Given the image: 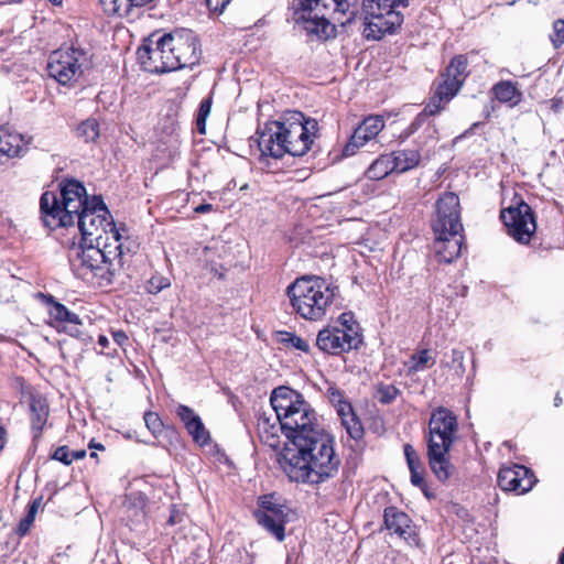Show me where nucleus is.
Segmentation results:
<instances>
[{
    "label": "nucleus",
    "mask_w": 564,
    "mask_h": 564,
    "mask_svg": "<svg viewBox=\"0 0 564 564\" xmlns=\"http://www.w3.org/2000/svg\"><path fill=\"white\" fill-rule=\"evenodd\" d=\"M41 219L50 229L72 227L75 224L82 235L79 247L99 245L102 232H111L116 242L122 239L124 225L117 227L107 218V206L100 196L89 199L83 183L77 180H64L58 184V193L44 192L40 199Z\"/></svg>",
    "instance_id": "f257e3e1"
},
{
    "label": "nucleus",
    "mask_w": 564,
    "mask_h": 564,
    "mask_svg": "<svg viewBox=\"0 0 564 564\" xmlns=\"http://www.w3.org/2000/svg\"><path fill=\"white\" fill-rule=\"evenodd\" d=\"M293 448H284L278 463L290 480L319 485L334 478L340 458L334 448V438L323 427L307 436H299Z\"/></svg>",
    "instance_id": "f03ea898"
},
{
    "label": "nucleus",
    "mask_w": 564,
    "mask_h": 564,
    "mask_svg": "<svg viewBox=\"0 0 564 564\" xmlns=\"http://www.w3.org/2000/svg\"><path fill=\"white\" fill-rule=\"evenodd\" d=\"M137 54L147 72L162 74L197 66L203 52L198 35L189 29H180L160 36L151 34Z\"/></svg>",
    "instance_id": "7ed1b4c3"
},
{
    "label": "nucleus",
    "mask_w": 564,
    "mask_h": 564,
    "mask_svg": "<svg viewBox=\"0 0 564 564\" xmlns=\"http://www.w3.org/2000/svg\"><path fill=\"white\" fill-rule=\"evenodd\" d=\"M318 131V121L314 118H306L300 111H293L281 120L267 122L258 132L260 162L269 158L279 160L285 154L305 155L312 150Z\"/></svg>",
    "instance_id": "20e7f679"
},
{
    "label": "nucleus",
    "mask_w": 564,
    "mask_h": 564,
    "mask_svg": "<svg viewBox=\"0 0 564 564\" xmlns=\"http://www.w3.org/2000/svg\"><path fill=\"white\" fill-rule=\"evenodd\" d=\"M358 4L359 0H293V18L310 40L324 42L335 35L330 20L341 25L351 23Z\"/></svg>",
    "instance_id": "39448f33"
},
{
    "label": "nucleus",
    "mask_w": 564,
    "mask_h": 564,
    "mask_svg": "<svg viewBox=\"0 0 564 564\" xmlns=\"http://www.w3.org/2000/svg\"><path fill=\"white\" fill-rule=\"evenodd\" d=\"M270 403L282 424L283 433L292 444L297 442L299 436H307L321 429L314 409L300 392L291 388H275Z\"/></svg>",
    "instance_id": "423d86ee"
},
{
    "label": "nucleus",
    "mask_w": 564,
    "mask_h": 564,
    "mask_svg": "<svg viewBox=\"0 0 564 564\" xmlns=\"http://www.w3.org/2000/svg\"><path fill=\"white\" fill-rule=\"evenodd\" d=\"M458 430L456 415L444 406L436 408L429 421L427 459L436 478L447 480L455 471L449 460V451Z\"/></svg>",
    "instance_id": "0eeeda50"
},
{
    "label": "nucleus",
    "mask_w": 564,
    "mask_h": 564,
    "mask_svg": "<svg viewBox=\"0 0 564 564\" xmlns=\"http://www.w3.org/2000/svg\"><path fill=\"white\" fill-rule=\"evenodd\" d=\"M337 291V286L316 275L297 278L286 289L293 310L308 321H319L326 315Z\"/></svg>",
    "instance_id": "6e6552de"
},
{
    "label": "nucleus",
    "mask_w": 564,
    "mask_h": 564,
    "mask_svg": "<svg viewBox=\"0 0 564 564\" xmlns=\"http://www.w3.org/2000/svg\"><path fill=\"white\" fill-rule=\"evenodd\" d=\"M431 228L437 242H452L456 247H464L466 237L462 221V205L456 193L444 192L438 196L434 204Z\"/></svg>",
    "instance_id": "1a4fd4ad"
},
{
    "label": "nucleus",
    "mask_w": 564,
    "mask_h": 564,
    "mask_svg": "<svg viewBox=\"0 0 564 564\" xmlns=\"http://www.w3.org/2000/svg\"><path fill=\"white\" fill-rule=\"evenodd\" d=\"M399 7H408V0H364L366 13L365 36L380 40L384 34H392L403 23Z\"/></svg>",
    "instance_id": "9d476101"
},
{
    "label": "nucleus",
    "mask_w": 564,
    "mask_h": 564,
    "mask_svg": "<svg viewBox=\"0 0 564 564\" xmlns=\"http://www.w3.org/2000/svg\"><path fill=\"white\" fill-rule=\"evenodd\" d=\"M361 344L360 326L350 312L343 313L335 325L324 327L316 336V347L330 355L357 349Z\"/></svg>",
    "instance_id": "9b49d317"
},
{
    "label": "nucleus",
    "mask_w": 564,
    "mask_h": 564,
    "mask_svg": "<svg viewBox=\"0 0 564 564\" xmlns=\"http://www.w3.org/2000/svg\"><path fill=\"white\" fill-rule=\"evenodd\" d=\"M91 58L82 47L62 46L53 51L47 61L50 77L64 86H74L88 68Z\"/></svg>",
    "instance_id": "f8f14e48"
},
{
    "label": "nucleus",
    "mask_w": 564,
    "mask_h": 564,
    "mask_svg": "<svg viewBox=\"0 0 564 564\" xmlns=\"http://www.w3.org/2000/svg\"><path fill=\"white\" fill-rule=\"evenodd\" d=\"M500 218L507 232L519 243L527 245L535 232L536 224L534 213L522 198L509 207L502 208Z\"/></svg>",
    "instance_id": "ddd939ff"
},
{
    "label": "nucleus",
    "mask_w": 564,
    "mask_h": 564,
    "mask_svg": "<svg viewBox=\"0 0 564 564\" xmlns=\"http://www.w3.org/2000/svg\"><path fill=\"white\" fill-rule=\"evenodd\" d=\"M123 249H80L78 258L84 268L88 269L99 284L108 285L112 282L116 271L115 261L122 254Z\"/></svg>",
    "instance_id": "4468645a"
},
{
    "label": "nucleus",
    "mask_w": 564,
    "mask_h": 564,
    "mask_svg": "<svg viewBox=\"0 0 564 564\" xmlns=\"http://www.w3.org/2000/svg\"><path fill=\"white\" fill-rule=\"evenodd\" d=\"M259 506L261 510L254 512L258 523L278 541H283L285 538L284 524L286 521L284 507L275 502L271 495L260 497Z\"/></svg>",
    "instance_id": "2eb2a0df"
},
{
    "label": "nucleus",
    "mask_w": 564,
    "mask_h": 564,
    "mask_svg": "<svg viewBox=\"0 0 564 564\" xmlns=\"http://www.w3.org/2000/svg\"><path fill=\"white\" fill-rule=\"evenodd\" d=\"M468 54L454 55L448 65L438 74L435 86L455 97L470 75Z\"/></svg>",
    "instance_id": "dca6fc26"
},
{
    "label": "nucleus",
    "mask_w": 564,
    "mask_h": 564,
    "mask_svg": "<svg viewBox=\"0 0 564 564\" xmlns=\"http://www.w3.org/2000/svg\"><path fill=\"white\" fill-rule=\"evenodd\" d=\"M535 481L533 473L522 465L502 467L498 474L499 487L505 491H513L519 495L531 490Z\"/></svg>",
    "instance_id": "f3484780"
},
{
    "label": "nucleus",
    "mask_w": 564,
    "mask_h": 564,
    "mask_svg": "<svg viewBox=\"0 0 564 564\" xmlns=\"http://www.w3.org/2000/svg\"><path fill=\"white\" fill-rule=\"evenodd\" d=\"M415 135L414 147L421 152L426 148H431L440 140L438 128L435 121H426L423 119L414 118L411 123L404 128L400 134V142H404L409 138Z\"/></svg>",
    "instance_id": "a211bd4d"
},
{
    "label": "nucleus",
    "mask_w": 564,
    "mask_h": 564,
    "mask_svg": "<svg viewBox=\"0 0 564 564\" xmlns=\"http://www.w3.org/2000/svg\"><path fill=\"white\" fill-rule=\"evenodd\" d=\"M384 127L380 116H368L354 130L343 149L344 156H351L370 140L375 139Z\"/></svg>",
    "instance_id": "6ab92c4d"
},
{
    "label": "nucleus",
    "mask_w": 564,
    "mask_h": 564,
    "mask_svg": "<svg viewBox=\"0 0 564 564\" xmlns=\"http://www.w3.org/2000/svg\"><path fill=\"white\" fill-rule=\"evenodd\" d=\"M384 525L392 533L404 539L409 544H416L417 538L410 517L399 510L397 507H388L384 509Z\"/></svg>",
    "instance_id": "aec40b11"
},
{
    "label": "nucleus",
    "mask_w": 564,
    "mask_h": 564,
    "mask_svg": "<svg viewBox=\"0 0 564 564\" xmlns=\"http://www.w3.org/2000/svg\"><path fill=\"white\" fill-rule=\"evenodd\" d=\"M37 303H40L44 313L48 316L47 323L59 332L61 323L65 322L66 318H75V313L70 312L51 294L37 292Z\"/></svg>",
    "instance_id": "412c9836"
},
{
    "label": "nucleus",
    "mask_w": 564,
    "mask_h": 564,
    "mask_svg": "<svg viewBox=\"0 0 564 564\" xmlns=\"http://www.w3.org/2000/svg\"><path fill=\"white\" fill-rule=\"evenodd\" d=\"M176 414L184 423L188 434L196 443L205 445L209 442V433L205 429L200 417L187 405L180 404L176 408Z\"/></svg>",
    "instance_id": "4be33fe9"
},
{
    "label": "nucleus",
    "mask_w": 564,
    "mask_h": 564,
    "mask_svg": "<svg viewBox=\"0 0 564 564\" xmlns=\"http://www.w3.org/2000/svg\"><path fill=\"white\" fill-rule=\"evenodd\" d=\"M257 432L262 444L272 449L280 447L283 427L276 416L272 419L267 416L265 413L261 414L258 419Z\"/></svg>",
    "instance_id": "5701e85b"
},
{
    "label": "nucleus",
    "mask_w": 564,
    "mask_h": 564,
    "mask_svg": "<svg viewBox=\"0 0 564 564\" xmlns=\"http://www.w3.org/2000/svg\"><path fill=\"white\" fill-rule=\"evenodd\" d=\"M26 150L28 145L22 134L11 131L8 127H0V161L21 156Z\"/></svg>",
    "instance_id": "b1692460"
},
{
    "label": "nucleus",
    "mask_w": 564,
    "mask_h": 564,
    "mask_svg": "<svg viewBox=\"0 0 564 564\" xmlns=\"http://www.w3.org/2000/svg\"><path fill=\"white\" fill-rule=\"evenodd\" d=\"M491 94L500 104L510 108L517 107L523 99V94L518 87V83L510 79H502L491 87Z\"/></svg>",
    "instance_id": "393cba45"
},
{
    "label": "nucleus",
    "mask_w": 564,
    "mask_h": 564,
    "mask_svg": "<svg viewBox=\"0 0 564 564\" xmlns=\"http://www.w3.org/2000/svg\"><path fill=\"white\" fill-rule=\"evenodd\" d=\"M422 154L423 152L415 147L413 149L392 151L391 155L397 174H403L419 167L422 162Z\"/></svg>",
    "instance_id": "a878e982"
},
{
    "label": "nucleus",
    "mask_w": 564,
    "mask_h": 564,
    "mask_svg": "<svg viewBox=\"0 0 564 564\" xmlns=\"http://www.w3.org/2000/svg\"><path fill=\"white\" fill-rule=\"evenodd\" d=\"M454 97L448 93L442 90L437 86H435L434 93L430 99V101L425 105L423 110L416 115L415 118L423 119L426 121H434L431 119L433 116L441 113L445 109L446 104H448Z\"/></svg>",
    "instance_id": "bb28decb"
},
{
    "label": "nucleus",
    "mask_w": 564,
    "mask_h": 564,
    "mask_svg": "<svg viewBox=\"0 0 564 564\" xmlns=\"http://www.w3.org/2000/svg\"><path fill=\"white\" fill-rule=\"evenodd\" d=\"M393 162L391 152L379 155L367 169V177L380 181L392 173H397Z\"/></svg>",
    "instance_id": "cd10ccee"
},
{
    "label": "nucleus",
    "mask_w": 564,
    "mask_h": 564,
    "mask_svg": "<svg viewBox=\"0 0 564 564\" xmlns=\"http://www.w3.org/2000/svg\"><path fill=\"white\" fill-rule=\"evenodd\" d=\"M129 0H99V3L107 15L131 18Z\"/></svg>",
    "instance_id": "c85d7f7f"
},
{
    "label": "nucleus",
    "mask_w": 564,
    "mask_h": 564,
    "mask_svg": "<svg viewBox=\"0 0 564 564\" xmlns=\"http://www.w3.org/2000/svg\"><path fill=\"white\" fill-rule=\"evenodd\" d=\"M77 135L86 143L96 142L100 135V126L96 118H88L77 127Z\"/></svg>",
    "instance_id": "c756f323"
},
{
    "label": "nucleus",
    "mask_w": 564,
    "mask_h": 564,
    "mask_svg": "<svg viewBox=\"0 0 564 564\" xmlns=\"http://www.w3.org/2000/svg\"><path fill=\"white\" fill-rule=\"evenodd\" d=\"M400 393L401 391L393 384L379 383L375 388L373 397L381 404H391Z\"/></svg>",
    "instance_id": "7c9ffc66"
},
{
    "label": "nucleus",
    "mask_w": 564,
    "mask_h": 564,
    "mask_svg": "<svg viewBox=\"0 0 564 564\" xmlns=\"http://www.w3.org/2000/svg\"><path fill=\"white\" fill-rule=\"evenodd\" d=\"M61 330L83 341L88 337L86 332L83 329L82 322L77 314H75V318H66L65 322L61 323Z\"/></svg>",
    "instance_id": "2f4dec72"
},
{
    "label": "nucleus",
    "mask_w": 564,
    "mask_h": 564,
    "mask_svg": "<svg viewBox=\"0 0 564 564\" xmlns=\"http://www.w3.org/2000/svg\"><path fill=\"white\" fill-rule=\"evenodd\" d=\"M213 105V96L209 95L207 98L203 99L199 104L197 116H196V127L197 131L202 134L206 132V120L210 115Z\"/></svg>",
    "instance_id": "473e14b6"
},
{
    "label": "nucleus",
    "mask_w": 564,
    "mask_h": 564,
    "mask_svg": "<svg viewBox=\"0 0 564 564\" xmlns=\"http://www.w3.org/2000/svg\"><path fill=\"white\" fill-rule=\"evenodd\" d=\"M279 341L286 346H291L295 349L304 351V352L310 351L308 343L306 340H304L303 338L299 337L297 335H295L294 333L280 332L279 333Z\"/></svg>",
    "instance_id": "72a5a7b5"
},
{
    "label": "nucleus",
    "mask_w": 564,
    "mask_h": 564,
    "mask_svg": "<svg viewBox=\"0 0 564 564\" xmlns=\"http://www.w3.org/2000/svg\"><path fill=\"white\" fill-rule=\"evenodd\" d=\"M341 420L343 426H345L348 435L354 440H359L364 434V429L355 413L345 416Z\"/></svg>",
    "instance_id": "f704fd0d"
},
{
    "label": "nucleus",
    "mask_w": 564,
    "mask_h": 564,
    "mask_svg": "<svg viewBox=\"0 0 564 564\" xmlns=\"http://www.w3.org/2000/svg\"><path fill=\"white\" fill-rule=\"evenodd\" d=\"M431 360L432 364H434V360L432 359L430 351L427 349L419 351L417 354L411 357L410 371L419 372L424 370Z\"/></svg>",
    "instance_id": "c9c22d12"
},
{
    "label": "nucleus",
    "mask_w": 564,
    "mask_h": 564,
    "mask_svg": "<svg viewBox=\"0 0 564 564\" xmlns=\"http://www.w3.org/2000/svg\"><path fill=\"white\" fill-rule=\"evenodd\" d=\"M35 520V500H30L28 503V513L20 521L17 532L19 535H24L29 532L32 523Z\"/></svg>",
    "instance_id": "e433bc0d"
},
{
    "label": "nucleus",
    "mask_w": 564,
    "mask_h": 564,
    "mask_svg": "<svg viewBox=\"0 0 564 564\" xmlns=\"http://www.w3.org/2000/svg\"><path fill=\"white\" fill-rule=\"evenodd\" d=\"M552 29L550 40L555 48H560L564 44V20H555Z\"/></svg>",
    "instance_id": "4c0bfd02"
},
{
    "label": "nucleus",
    "mask_w": 564,
    "mask_h": 564,
    "mask_svg": "<svg viewBox=\"0 0 564 564\" xmlns=\"http://www.w3.org/2000/svg\"><path fill=\"white\" fill-rule=\"evenodd\" d=\"M170 284V280L167 278L155 275L148 281L147 290L151 294H158L163 289L169 288Z\"/></svg>",
    "instance_id": "58836bf2"
},
{
    "label": "nucleus",
    "mask_w": 564,
    "mask_h": 564,
    "mask_svg": "<svg viewBox=\"0 0 564 564\" xmlns=\"http://www.w3.org/2000/svg\"><path fill=\"white\" fill-rule=\"evenodd\" d=\"M460 251L462 249H437L434 257L438 262L451 263L460 257Z\"/></svg>",
    "instance_id": "ea45409f"
},
{
    "label": "nucleus",
    "mask_w": 564,
    "mask_h": 564,
    "mask_svg": "<svg viewBox=\"0 0 564 564\" xmlns=\"http://www.w3.org/2000/svg\"><path fill=\"white\" fill-rule=\"evenodd\" d=\"M144 422L147 427L151 431L152 434H159L162 431V421L159 415L154 412H147L144 414Z\"/></svg>",
    "instance_id": "a19ab883"
},
{
    "label": "nucleus",
    "mask_w": 564,
    "mask_h": 564,
    "mask_svg": "<svg viewBox=\"0 0 564 564\" xmlns=\"http://www.w3.org/2000/svg\"><path fill=\"white\" fill-rule=\"evenodd\" d=\"M403 451L409 469L422 467L420 457L412 445L405 444Z\"/></svg>",
    "instance_id": "79ce46f5"
},
{
    "label": "nucleus",
    "mask_w": 564,
    "mask_h": 564,
    "mask_svg": "<svg viewBox=\"0 0 564 564\" xmlns=\"http://www.w3.org/2000/svg\"><path fill=\"white\" fill-rule=\"evenodd\" d=\"M231 0H205L208 11L213 14H221Z\"/></svg>",
    "instance_id": "37998d69"
},
{
    "label": "nucleus",
    "mask_w": 564,
    "mask_h": 564,
    "mask_svg": "<svg viewBox=\"0 0 564 564\" xmlns=\"http://www.w3.org/2000/svg\"><path fill=\"white\" fill-rule=\"evenodd\" d=\"M131 17L135 14L138 10L153 9L156 7L158 0H129Z\"/></svg>",
    "instance_id": "c03bdc74"
},
{
    "label": "nucleus",
    "mask_w": 564,
    "mask_h": 564,
    "mask_svg": "<svg viewBox=\"0 0 564 564\" xmlns=\"http://www.w3.org/2000/svg\"><path fill=\"white\" fill-rule=\"evenodd\" d=\"M52 458L62 462L65 465L73 463V458H70V452L67 446H61L56 448L52 455Z\"/></svg>",
    "instance_id": "a18cd8bd"
},
{
    "label": "nucleus",
    "mask_w": 564,
    "mask_h": 564,
    "mask_svg": "<svg viewBox=\"0 0 564 564\" xmlns=\"http://www.w3.org/2000/svg\"><path fill=\"white\" fill-rule=\"evenodd\" d=\"M452 356V362L456 365V371L459 375H463L465 372V365H464V352L459 349H452L451 351Z\"/></svg>",
    "instance_id": "49530a36"
},
{
    "label": "nucleus",
    "mask_w": 564,
    "mask_h": 564,
    "mask_svg": "<svg viewBox=\"0 0 564 564\" xmlns=\"http://www.w3.org/2000/svg\"><path fill=\"white\" fill-rule=\"evenodd\" d=\"M327 398L329 400V402L336 408L338 406L339 404H341L345 399H344V394L341 393V391L337 388H334V387H330L328 388L327 390Z\"/></svg>",
    "instance_id": "de8ad7c7"
},
{
    "label": "nucleus",
    "mask_w": 564,
    "mask_h": 564,
    "mask_svg": "<svg viewBox=\"0 0 564 564\" xmlns=\"http://www.w3.org/2000/svg\"><path fill=\"white\" fill-rule=\"evenodd\" d=\"M410 473H411V482L414 486L421 487V486L424 485V469H423V467L410 469Z\"/></svg>",
    "instance_id": "09e8293b"
},
{
    "label": "nucleus",
    "mask_w": 564,
    "mask_h": 564,
    "mask_svg": "<svg viewBox=\"0 0 564 564\" xmlns=\"http://www.w3.org/2000/svg\"><path fill=\"white\" fill-rule=\"evenodd\" d=\"M336 410L340 419L354 413L352 406L346 400L341 404L336 406Z\"/></svg>",
    "instance_id": "8fccbe9b"
},
{
    "label": "nucleus",
    "mask_w": 564,
    "mask_h": 564,
    "mask_svg": "<svg viewBox=\"0 0 564 564\" xmlns=\"http://www.w3.org/2000/svg\"><path fill=\"white\" fill-rule=\"evenodd\" d=\"M319 258H321L322 267L324 269H329L334 265V263H333L334 256L332 252L325 251L321 254Z\"/></svg>",
    "instance_id": "3c124183"
},
{
    "label": "nucleus",
    "mask_w": 564,
    "mask_h": 564,
    "mask_svg": "<svg viewBox=\"0 0 564 564\" xmlns=\"http://www.w3.org/2000/svg\"><path fill=\"white\" fill-rule=\"evenodd\" d=\"M48 415V409L46 405L42 404L40 401H37V423L42 421V419L46 417Z\"/></svg>",
    "instance_id": "603ef678"
},
{
    "label": "nucleus",
    "mask_w": 564,
    "mask_h": 564,
    "mask_svg": "<svg viewBox=\"0 0 564 564\" xmlns=\"http://www.w3.org/2000/svg\"><path fill=\"white\" fill-rule=\"evenodd\" d=\"M214 210V206L209 203L200 204L194 208L196 214H206Z\"/></svg>",
    "instance_id": "864d4df0"
},
{
    "label": "nucleus",
    "mask_w": 564,
    "mask_h": 564,
    "mask_svg": "<svg viewBox=\"0 0 564 564\" xmlns=\"http://www.w3.org/2000/svg\"><path fill=\"white\" fill-rule=\"evenodd\" d=\"M85 456H86V451L85 449L70 452V458H73V460L82 459Z\"/></svg>",
    "instance_id": "5fc2aeb1"
},
{
    "label": "nucleus",
    "mask_w": 564,
    "mask_h": 564,
    "mask_svg": "<svg viewBox=\"0 0 564 564\" xmlns=\"http://www.w3.org/2000/svg\"><path fill=\"white\" fill-rule=\"evenodd\" d=\"M113 337L116 339V341L121 345L124 340H127V336L124 333L122 332H118V333H115L113 334Z\"/></svg>",
    "instance_id": "6e6d98bb"
},
{
    "label": "nucleus",
    "mask_w": 564,
    "mask_h": 564,
    "mask_svg": "<svg viewBox=\"0 0 564 564\" xmlns=\"http://www.w3.org/2000/svg\"><path fill=\"white\" fill-rule=\"evenodd\" d=\"M29 408L32 413H35V398L32 393L29 395Z\"/></svg>",
    "instance_id": "4d7b16f0"
},
{
    "label": "nucleus",
    "mask_w": 564,
    "mask_h": 564,
    "mask_svg": "<svg viewBox=\"0 0 564 564\" xmlns=\"http://www.w3.org/2000/svg\"><path fill=\"white\" fill-rule=\"evenodd\" d=\"M4 443H6L4 430L2 427H0V449L3 448Z\"/></svg>",
    "instance_id": "13d9d810"
},
{
    "label": "nucleus",
    "mask_w": 564,
    "mask_h": 564,
    "mask_svg": "<svg viewBox=\"0 0 564 564\" xmlns=\"http://www.w3.org/2000/svg\"><path fill=\"white\" fill-rule=\"evenodd\" d=\"M98 343L102 347H106L108 345V338L106 336H99Z\"/></svg>",
    "instance_id": "bf43d9fd"
},
{
    "label": "nucleus",
    "mask_w": 564,
    "mask_h": 564,
    "mask_svg": "<svg viewBox=\"0 0 564 564\" xmlns=\"http://www.w3.org/2000/svg\"><path fill=\"white\" fill-rule=\"evenodd\" d=\"M54 7H62L63 0H47Z\"/></svg>",
    "instance_id": "052dcab7"
},
{
    "label": "nucleus",
    "mask_w": 564,
    "mask_h": 564,
    "mask_svg": "<svg viewBox=\"0 0 564 564\" xmlns=\"http://www.w3.org/2000/svg\"><path fill=\"white\" fill-rule=\"evenodd\" d=\"M89 447L96 449H104V446L101 444H95L93 441L89 443Z\"/></svg>",
    "instance_id": "680f3d73"
},
{
    "label": "nucleus",
    "mask_w": 564,
    "mask_h": 564,
    "mask_svg": "<svg viewBox=\"0 0 564 564\" xmlns=\"http://www.w3.org/2000/svg\"><path fill=\"white\" fill-rule=\"evenodd\" d=\"M561 403H562V398L558 394H556V397L554 398V405L558 406Z\"/></svg>",
    "instance_id": "e2e57ef3"
}]
</instances>
